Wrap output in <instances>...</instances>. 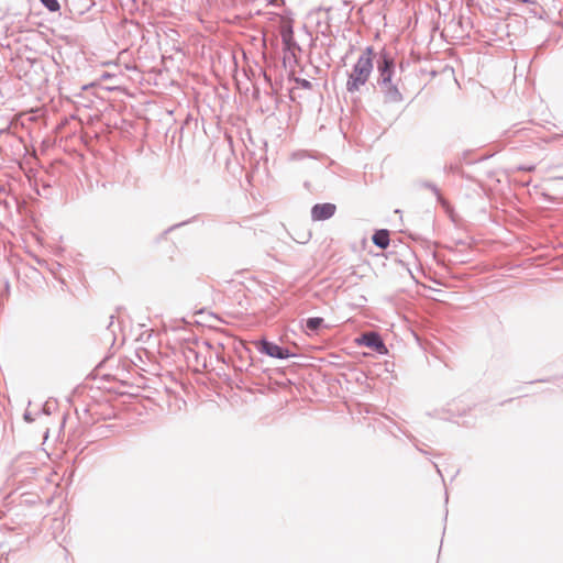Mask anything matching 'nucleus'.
I'll use <instances>...</instances> for the list:
<instances>
[{
	"label": "nucleus",
	"instance_id": "obj_1",
	"mask_svg": "<svg viewBox=\"0 0 563 563\" xmlns=\"http://www.w3.org/2000/svg\"><path fill=\"white\" fill-rule=\"evenodd\" d=\"M373 48L366 47L358 57L346 81V88L350 92L360 90L368 80L373 70Z\"/></svg>",
	"mask_w": 563,
	"mask_h": 563
},
{
	"label": "nucleus",
	"instance_id": "obj_2",
	"mask_svg": "<svg viewBox=\"0 0 563 563\" xmlns=\"http://www.w3.org/2000/svg\"><path fill=\"white\" fill-rule=\"evenodd\" d=\"M379 82L386 87L389 92L397 93L396 86L393 85L391 78L394 74V59L385 52L380 54V62L378 63Z\"/></svg>",
	"mask_w": 563,
	"mask_h": 563
},
{
	"label": "nucleus",
	"instance_id": "obj_3",
	"mask_svg": "<svg viewBox=\"0 0 563 563\" xmlns=\"http://www.w3.org/2000/svg\"><path fill=\"white\" fill-rule=\"evenodd\" d=\"M360 345H366L379 354H387L388 350L384 344L382 338L376 332H366L361 338L356 339Z\"/></svg>",
	"mask_w": 563,
	"mask_h": 563
},
{
	"label": "nucleus",
	"instance_id": "obj_4",
	"mask_svg": "<svg viewBox=\"0 0 563 563\" xmlns=\"http://www.w3.org/2000/svg\"><path fill=\"white\" fill-rule=\"evenodd\" d=\"M256 345L262 353H265L271 357L287 358L290 356L288 350L282 349L277 344L268 342L266 340H262Z\"/></svg>",
	"mask_w": 563,
	"mask_h": 563
},
{
	"label": "nucleus",
	"instance_id": "obj_5",
	"mask_svg": "<svg viewBox=\"0 0 563 563\" xmlns=\"http://www.w3.org/2000/svg\"><path fill=\"white\" fill-rule=\"evenodd\" d=\"M336 207L333 203H318L311 209L313 221H321L331 218L335 213Z\"/></svg>",
	"mask_w": 563,
	"mask_h": 563
},
{
	"label": "nucleus",
	"instance_id": "obj_6",
	"mask_svg": "<svg viewBox=\"0 0 563 563\" xmlns=\"http://www.w3.org/2000/svg\"><path fill=\"white\" fill-rule=\"evenodd\" d=\"M373 242L380 249H386L389 245V233L387 230H378L373 235Z\"/></svg>",
	"mask_w": 563,
	"mask_h": 563
},
{
	"label": "nucleus",
	"instance_id": "obj_7",
	"mask_svg": "<svg viewBox=\"0 0 563 563\" xmlns=\"http://www.w3.org/2000/svg\"><path fill=\"white\" fill-rule=\"evenodd\" d=\"M323 324V319L322 318H318V317H314V318H309L307 320V329L310 330V331H316L318 330L321 325Z\"/></svg>",
	"mask_w": 563,
	"mask_h": 563
},
{
	"label": "nucleus",
	"instance_id": "obj_8",
	"mask_svg": "<svg viewBox=\"0 0 563 563\" xmlns=\"http://www.w3.org/2000/svg\"><path fill=\"white\" fill-rule=\"evenodd\" d=\"M41 2L52 12L58 11L60 8L57 0H41Z\"/></svg>",
	"mask_w": 563,
	"mask_h": 563
},
{
	"label": "nucleus",
	"instance_id": "obj_9",
	"mask_svg": "<svg viewBox=\"0 0 563 563\" xmlns=\"http://www.w3.org/2000/svg\"><path fill=\"white\" fill-rule=\"evenodd\" d=\"M292 31L290 26H283L282 29V36L285 42H288L291 37Z\"/></svg>",
	"mask_w": 563,
	"mask_h": 563
},
{
	"label": "nucleus",
	"instance_id": "obj_10",
	"mask_svg": "<svg viewBox=\"0 0 563 563\" xmlns=\"http://www.w3.org/2000/svg\"><path fill=\"white\" fill-rule=\"evenodd\" d=\"M521 170L532 172L534 170V166H528V167H520Z\"/></svg>",
	"mask_w": 563,
	"mask_h": 563
}]
</instances>
